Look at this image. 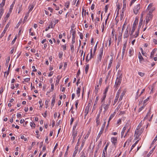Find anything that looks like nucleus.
I'll return each instance as SVG.
<instances>
[{"label": "nucleus", "instance_id": "39448f33", "mask_svg": "<svg viewBox=\"0 0 157 157\" xmlns=\"http://www.w3.org/2000/svg\"><path fill=\"white\" fill-rule=\"evenodd\" d=\"M140 8V5L138 4L133 9L134 12L135 14H137L139 12V10Z\"/></svg>", "mask_w": 157, "mask_h": 157}, {"label": "nucleus", "instance_id": "7ed1b4c3", "mask_svg": "<svg viewBox=\"0 0 157 157\" xmlns=\"http://www.w3.org/2000/svg\"><path fill=\"white\" fill-rule=\"evenodd\" d=\"M151 12H149L146 16V24H147L148 22L153 17L152 14Z\"/></svg>", "mask_w": 157, "mask_h": 157}, {"label": "nucleus", "instance_id": "aec40b11", "mask_svg": "<svg viewBox=\"0 0 157 157\" xmlns=\"http://www.w3.org/2000/svg\"><path fill=\"white\" fill-rule=\"evenodd\" d=\"M155 148V147H154L150 151L149 153L147 155V157H149L150 155L152 153L153 151H154V149Z\"/></svg>", "mask_w": 157, "mask_h": 157}, {"label": "nucleus", "instance_id": "79ce46f5", "mask_svg": "<svg viewBox=\"0 0 157 157\" xmlns=\"http://www.w3.org/2000/svg\"><path fill=\"white\" fill-rule=\"evenodd\" d=\"M112 60L111 59L110 60V62L109 63V66H108V69H109L110 68V67H111V65H112Z\"/></svg>", "mask_w": 157, "mask_h": 157}, {"label": "nucleus", "instance_id": "680f3d73", "mask_svg": "<svg viewBox=\"0 0 157 157\" xmlns=\"http://www.w3.org/2000/svg\"><path fill=\"white\" fill-rule=\"evenodd\" d=\"M78 100H77L75 101V106L76 108L77 107V106H78Z\"/></svg>", "mask_w": 157, "mask_h": 157}, {"label": "nucleus", "instance_id": "412c9836", "mask_svg": "<svg viewBox=\"0 0 157 157\" xmlns=\"http://www.w3.org/2000/svg\"><path fill=\"white\" fill-rule=\"evenodd\" d=\"M150 109L149 111V112L147 113L146 116L145 117L144 119L148 118V117L150 116L151 113H150Z\"/></svg>", "mask_w": 157, "mask_h": 157}, {"label": "nucleus", "instance_id": "13d9d810", "mask_svg": "<svg viewBox=\"0 0 157 157\" xmlns=\"http://www.w3.org/2000/svg\"><path fill=\"white\" fill-rule=\"evenodd\" d=\"M49 101L48 100H46L45 102V105H46V108H47L48 107V103Z\"/></svg>", "mask_w": 157, "mask_h": 157}, {"label": "nucleus", "instance_id": "393cba45", "mask_svg": "<svg viewBox=\"0 0 157 157\" xmlns=\"http://www.w3.org/2000/svg\"><path fill=\"white\" fill-rule=\"evenodd\" d=\"M89 68V64H87L86 65L85 71L86 72V74L88 71V69Z\"/></svg>", "mask_w": 157, "mask_h": 157}, {"label": "nucleus", "instance_id": "e2e57ef3", "mask_svg": "<svg viewBox=\"0 0 157 157\" xmlns=\"http://www.w3.org/2000/svg\"><path fill=\"white\" fill-rule=\"evenodd\" d=\"M144 108V106H142L139 109V112H140Z\"/></svg>", "mask_w": 157, "mask_h": 157}, {"label": "nucleus", "instance_id": "9b49d317", "mask_svg": "<svg viewBox=\"0 0 157 157\" xmlns=\"http://www.w3.org/2000/svg\"><path fill=\"white\" fill-rule=\"evenodd\" d=\"M103 48H101L100 49V53L99 55L98 58L101 59L103 54Z\"/></svg>", "mask_w": 157, "mask_h": 157}, {"label": "nucleus", "instance_id": "052dcab7", "mask_svg": "<svg viewBox=\"0 0 157 157\" xmlns=\"http://www.w3.org/2000/svg\"><path fill=\"white\" fill-rule=\"evenodd\" d=\"M118 100V98H115V99L114 101V103L113 104V105H115V104L116 103L117 101Z\"/></svg>", "mask_w": 157, "mask_h": 157}, {"label": "nucleus", "instance_id": "f03ea898", "mask_svg": "<svg viewBox=\"0 0 157 157\" xmlns=\"http://www.w3.org/2000/svg\"><path fill=\"white\" fill-rule=\"evenodd\" d=\"M122 77V74H121L120 75L117 77L114 86L115 90H117L118 89V87L120 85L121 83Z\"/></svg>", "mask_w": 157, "mask_h": 157}, {"label": "nucleus", "instance_id": "338daca9", "mask_svg": "<svg viewBox=\"0 0 157 157\" xmlns=\"http://www.w3.org/2000/svg\"><path fill=\"white\" fill-rule=\"evenodd\" d=\"M81 157H86V155L84 152H82V155L81 156Z\"/></svg>", "mask_w": 157, "mask_h": 157}, {"label": "nucleus", "instance_id": "5fc2aeb1", "mask_svg": "<svg viewBox=\"0 0 157 157\" xmlns=\"http://www.w3.org/2000/svg\"><path fill=\"white\" fill-rule=\"evenodd\" d=\"M17 37H15L14 39L11 42L12 44H13L14 43Z\"/></svg>", "mask_w": 157, "mask_h": 157}, {"label": "nucleus", "instance_id": "b1692460", "mask_svg": "<svg viewBox=\"0 0 157 157\" xmlns=\"http://www.w3.org/2000/svg\"><path fill=\"white\" fill-rule=\"evenodd\" d=\"M114 115L113 114H112L109 117V121L108 122V124L107 126H108L109 123V121H110V120L111 119H112L114 117Z\"/></svg>", "mask_w": 157, "mask_h": 157}, {"label": "nucleus", "instance_id": "9d476101", "mask_svg": "<svg viewBox=\"0 0 157 157\" xmlns=\"http://www.w3.org/2000/svg\"><path fill=\"white\" fill-rule=\"evenodd\" d=\"M126 46L127 43L126 42L124 44L123 47L122 49V57L124 55L125 51L126 48Z\"/></svg>", "mask_w": 157, "mask_h": 157}, {"label": "nucleus", "instance_id": "ea45409f", "mask_svg": "<svg viewBox=\"0 0 157 157\" xmlns=\"http://www.w3.org/2000/svg\"><path fill=\"white\" fill-rule=\"evenodd\" d=\"M76 31L74 30L72 32V37H75Z\"/></svg>", "mask_w": 157, "mask_h": 157}, {"label": "nucleus", "instance_id": "2f4dec72", "mask_svg": "<svg viewBox=\"0 0 157 157\" xmlns=\"http://www.w3.org/2000/svg\"><path fill=\"white\" fill-rule=\"evenodd\" d=\"M140 50H141V52L142 53V54H143V55L144 56H145V57H146V56L145 55L146 54L145 52H144L143 50V49H142V48H140Z\"/></svg>", "mask_w": 157, "mask_h": 157}, {"label": "nucleus", "instance_id": "a18cd8bd", "mask_svg": "<svg viewBox=\"0 0 157 157\" xmlns=\"http://www.w3.org/2000/svg\"><path fill=\"white\" fill-rule=\"evenodd\" d=\"M112 39L111 37L109 38V46H110L111 43Z\"/></svg>", "mask_w": 157, "mask_h": 157}, {"label": "nucleus", "instance_id": "f3484780", "mask_svg": "<svg viewBox=\"0 0 157 157\" xmlns=\"http://www.w3.org/2000/svg\"><path fill=\"white\" fill-rule=\"evenodd\" d=\"M133 53V51L132 48H131L129 50V56H131Z\"/></svg>", "mask_w": 157, "mask_h": 157}, {"label": "nucleus", "instance_id": "603ef678", "mask_svg": "<svg viewBox=\"0 0 157 157\" xmlns=\"http://www.w3.org/2000/svg\"><path fill=\"white\" fill-rule=\"evenodd\" d=\"M32 68L33 69V71L36 72L37 71V70L36 69H35V67L34 66H33Z\"/></svg>", "mask_w": 157, "mask_h": 157}, {"label": "nucleus", "instance_id": "ddd939ff", "mask_svg": "<svg viewBox=\"0 0 157 157\" xmlns=\"http://www.w3.org/2000/svg\"><path fill=\"white\" fill-rule=\"evenodd\" d=\"M104 126H102L101 128V129L97 137V139H98L100 138L101 134H102L103 131H104Z\"/></svg>", "mask_w": 157, "mask_h": 157}, {"label": "nucleus", "instance_id": "6e6d98bb", "mask_svg": "<svg viewBox=\"0 0 157 157\" xmlns=\"http://www.w3.org/2000/svg\"><path fill=\"white\" fill-rule=\"evenodd\" d=\"M89 107H87V106L86 107V109H85V111H86V112H87L86 114L88 113L89 112Z\"/></svg>", "mask_w": 157, "mask_h": 157}, {"label": "nucleus", "instance_id": "49530a36", "mask_svg": "<svg viewBox=\"0 0 157 157\" xmlns=\"http://www.w3.org/2000/svg\"><path fill=\"white\" fill-rule=\"evenodd\" d=\"M98 42H97L96 45H95V46L94 47V53H95V52L96 51V48H97V44H98Z\"/></svg>", "mask_w": 157, "mask_h": 157}, {"label": "nucleus", "instance_id": "20e7f679", "mask_svg": "<svg viewBox=\"0 0 157 157\" xmlns=\"http://www.w3.org/2000/svg\"><path fill=\"white\" fill-rule=\"evenodd\" d=\"M10 24V22H9L8 23V24L6 25L4 29V31H3V32L2 33L0 36V38H1L4 36V35L6 33V32L8 28L9 27Z\"/></svg>", "mask_w": 157, "mask_h": 157}, {"label": "nucleus", "instance_id": "37998d69", "mask_svg": "<svg viewBox=\"0 0 157 157\" xmlns=\"http://www.w3.org/2000/svg\"><path fill=\"white\" fill-rule=\"evenodd\" d=\"M63 55V53L62 52H60L59 53V57L61 58L62 57Z\"/></svg>", "mask_w": 157, "mask_h": 157}, {"label": "nucleus", "instance_id": "5701e85b", "mask_svg": "<svg viewBox=\"0 0 157 157\" xmlns=\"http://www.w3.org/2000/svg\"><path fill=\"white\" fill-rule=\"evenodd\" d=\"M138 22V20L135 19V20L134 21V22L133 24L132 27H135V26H136V25L137 24Z\"/></svg>", "mask_w": 157, "mask_h": 157}, {"label": "nucleus", "instance_id": "f704fd0d", "mask_svg": "<svg viewBox=\"0 0 157 157\" xmlns=\"http://www.w3.org/2000/svg\"><path fill=\"white\" fill-rule=\"evenodd\" d=\"M126 24H127V23H126V21H125L122 26V30H121L122 33L123 32V30L125 28L124 25H126Z\"/></svg>", "mask_w": 157, "mask_h": 157}, {"label": "nucleus", "instance_id": "f8f14e48", "mask_svg": "<svg viewBox=\"0 0 157 157\" xmlns=\"http://www.w3.org/2000/svg\"><path fill=\"white\" fill-rule=\"evenodd\" d=\"M56 96L55 95H53L52 96V101L51 102V106L52 107L54 105V103L55 102L56 100Z\"/></svg>", "mask_w": 157, "mask_h": 157}, {"label": "nucleus", "instance_id": "4c0bfd02", "mask_svg": "<svg viewBox=\"0 0 157 157\" xmlns=\"http://www.w3.org/2000/svg\"><path fill=\"white\" fill-rule=\"evenodd\" d=\"M34 6L33 5H32L31 6V7H30V8L29 9V13L31 12L33 9V8H34Z\"/></svg>", "mask_w": 157, "mask_h": 157}, {"label": "nucleus", "instance_id": "7c9ffc66", "mask_svg": "<svg viewBox=\"0 0 157 157\" xmlns=\"http://www.w3.org/2000/svg\"><path fill=\"white\" fill-rule=\"evenodd\" d=\"M98 87L99 85H97L95 87V91L96 94H97L98 93V91L99 89Z\"/></svg>", "mask_w": 157, "mask_h": 157}, {"label": "nucleus", "instance_id": "bb28decb", "mask_svg": "<svg viewBox=\"0 0 157 157\" xmlns=\"http://www.w3.org/2000/svg\"><path fill=\"white\" fill-rule=\"evenodd\" d=\"M126 129V127L125 126L123 128V130L122 131L121 133V136H123L124 134V131Z\"/></svg>", "mask_w": 157, "mask_h": 157}, {"label": "nucleus", "instance_id": "774afa93", "mask_svg": "<svg viewBox=\"0 0 157 157\" xmlns=\"http://www.w3.org/2000/svg\"><path fill=\"white\" fill-rule=\"evenodd\" d=\"M48 10H50L51 13H52L53 11V9L52 8H51L50 7H48Z\"/></svg>", "mask_w": 157, "mask_h": 157}, {"label": "nucleus", "instance_id": "bf43d9fd", "mask_svg": "<svg viewBox=\"0 0 157 157\" xmlns=\"http://www.w3.org/2000/svg\"><path fill=\"white\" fill-rule=\"evenodd\" d=\"M152 6V3H150L148 6V7L147 8V9H148V10H149V8H150Z\"/></svg>", "mask_w": 157, "mask_h": 157}, {"label": "nucleus", "instance_id": "e433bc0d", "mask_svg": "<svg viewBox=\"0 0 157 157\" xmlns=\"http://www.w3.org/2000/svg\"><path fill=\"white\" fill-rule=\"evenodd\" d=\"M157 140V134L156 135V136L153 141L152 142L151 144H154V143Z\"/></svg>", "mask_w": 157, "mask_h": 157}, {"label": "nucleus", "instance_id": "a211bd4d", "mask_svg": "<svg viewBox=\"0 0 157 157\" xmlns=\"http://www.w3.org/2000/svg\"><path fill=\"white\" fill-rule=\"evenodd\" d=\"M81 90V88L80 87H78V89L76 91L77 94L78 95V97L80 96V93Z\"/></svg>", "mask_w": 157, "mask_h": 157}, {"label": "nucleus", "instance_id": "c03bdc74", "mask_svg": "<svg viewBox=\"0 0 157 157\" xmlns=\"http://www.w3.org/2000/svg\"><path fill=\"white\" fill-rule=\"evenodd\" d=\"M62 47L63 48V50H65L66 49L67 46L66 44L63 45L62 46Z\"/></svg>", "mask_w": 157, "mask_h": 157}, {"label": "nucleus", "instance_id": "423d86ee", "mask_svg": "<svg viewBox=\"0 0 157 157\" xmlns=\"http://www.w3.org/2000/svg\"><path fill=\"white\" fill-rule=\"evenodd\" d=\"M156 51L157 49H154L152 50L151 53L150 58H154V59H157V57L156 56L154 57L155 54L156 53Z\"/></svg>", "mask_w": 157, "mask_h": 157}, {"label": "nucleus", "instance_id": "1a4fd4ad", "mask_svg": "<svg viewBox=\"0 0 157 157\" xmlns=\"http://www.w3.org/2000/svg\"><path fill=\"white\" fill-rule=\"evenodd\" d=\"M117 138L114 137L111 138V141L113 144L115 145L117 142Z\"/></svg>", "mask_w": 157, "mask_h": 157}, {"label": "nucleus", "instance_id": "473e14b6", "mask_svg": "<svg viewBox=\"0 0 157 157\" xmlns=\"http://www.w3.org/2000/svg\"><path fill=\"white\" fill-rule=\"evenodd\" d=\"M106 94H103V98H102V100H101L102 102H103V101H105V98H106Z\"/></svg>", "mask_w": 157, "mask_h": 157}, {"label": "nucleus", "instance_id": "dca6fc26", "mask_svg": "<svg viewBox=\"0 0 157 157\" xmlns=\"http://www.w3.org/2000/svg\"><path fill=\"white\" fill-rule=\"evenodd\" d=\"M61 76L59 75H58L57 77V80L56 81V85H57L59 83L60 79H61Z\"/></svg>", "mask_w": 157, "mask_h": 157}, {"label": "nucleus", "instance_id": "de8ad7c7", "mask_svg": "<svg viewBox=\"0 0 157 157\" xmlns=\"http://www.w3.org/2000/svg\"><path fill=\"white\" fill-rule=\"evenodd\" d=\"M77 124H75V125H74L73 127V132H74V131H77L75 130V129L76 128Z\"/></svg>", "mask_w": 157, "mask_h": 157}, {"label": "nucleus", "instance_id": "864d4df0", "mask_svg": "<svg viewBox=\"0 0 157 157\" xmlns=\"http://www.w3.org/2000/svg\"><path fill=\"white\" fill-rule=\"evenodd\" d=\"M24 80L25 82H28L30 81V79L29 78H26Z\"/></svg>", "mask_w": 157, "mask_h": 157}, {"label": "nucleus", "instance_id": "c756f323", "mask_svg": "<svg viewBox=\"0 0 157 157\" xmlns=\"http://www.w3.org/2000/svg\"><path fill=\"white\" fill-rule=\"evenodd\" d=\"M69 4L70 2H69L68 1L65 3V6H66L67 8H69Z\"/></svg>", "mask_w": 157, "mask_h": 157}, {"label": "nucleus", "instance_id": "4be33fe9", "mask_svg": "<svg viewBox=\"0 0 157 157\" xmlns=\"http://www.w3.org/2000/svg\"><path fill=\"white\" fill-rule=\"evenodd\" d=\"M124 94H125L124 92H123L121 94V96L120 97V98H119V101H121L122 100L123 97V96H124Z\"/></svg>", "mask_w": 157, "mask_h": 157}, {"label": "nucleus", "instance_id": "4d7b16f0", "mask_svg": "<svg viewBox=\"0 0 157 157\" xmlns=\"http://www.w3.org/2000/svg\"><path fill=\"white\" fill-rule=\"evenodd\" d=\"M123 8H126V2H123Z\"/></svg>", "mask_w": 157, "mask_h": 157}, {"label": "nucleus", "instance_id": "a878e982", "mask_svg": "<svg viewBox=\"0 0 157 157\" xmlns=\"http://www.w3.org/2000/svg\"><path fill=\"white\" fill-rule=\"evenodd\" d=\"M6 0H2V3L0 4V6H2L3 8L5 5Z\"/></svg>", "mask_w": 157, "mask_h": 157}, {"label": "nucleus", "instance_id": "3c124183", "mask_svg": "<svg viewBox=\"0 0 157 157\" xmlns=\"http://www.w3.org/2000/svg\"><path fill=\"white\" fill-rule=\"evenodd\" d=\"M138 57L139 59H144L142 57V56H141V54L139 53V54L138 55Z\"/></svg>", "mask_w": 157, "mask_h": 157}, {"label": "nucleus", "instance_id": "4468645a", "mask_svg": "<svg viewBox=\"0 0 157 157\" xmlns=\"http://www.w3.org/2000/svg\"><path fill=\"white\" fill-rule=\"evenodd\" d=\"M129 36V34H128V29H126L124 32V38H127Z\"/></svg>", "mask_w": 157, "mask_h": 157}, {"label": "nucleus", "instance_id": "f257e3e1", "mask_svg": "<svg viewBox=\"0 0 157 157\" xmlns=\"http://www.w3.org/2000/svg\"><path fill=\"white\" fill-rule=\"evenodd\" d=\"M111 102V99H110L108 101H106V103L104 102H103L101 107L99 108L100 113H101L102 111V108H103L104 109V112L108 110L110 104Z\"/></svg>", "mask_w": 157, "mask_h": 157}, {"label": "nucleus", "instance_id": "6e6552de", "mask_svg": "<svg viewBox=\"0 0 157 157\" xmlns=\"http://www.w3.org/2000/svg\"><path fill=\"white\" fill-rule=\"evenodd\" d=\"M77 131H74L72 132V136H73L72 143H73L75 140L76 137L77 136Z\"/></svg>", "mask_w": 157, "mask_h": 157}, {"label": "nucleus", "instance_id": "6ab92c4d", "mask_svg": "<svg viewBox=\"0 0 157 157\" xmlns=\"http://www.w3.org/2000/svg\"><path fill=\"white\" fill-rule=\"evenodd\" d=\"M142 21H143V20H142V19H141V18L140 19V22H139V26H138V29H139V30L141 28V25H142Z\"/></svg>", "mask_w": 157, "mask_h": 157}, {"label": "nucleus", "instance_id": "69168bd1", "mask_svg": "<svg viewBox=\"0 0 157 157\" xmlns=\"http://www.w3.org/2000/svg\"><path fill=\"white\" fill-rule=\"evenodd\" d=\"M149 99V98L148 97L146 99L144 100V104Z\"/></svg>", "mask_w": 157, "mask_h": 157}, {"label": "nucleus", "instance_id": "c85d7f7f", "mask_svg": "<svg viewBox=\"0 0 157 157\" xmlns=\"http://www.w3.org/2000/svg\"><path fill=\"white\" fill-rule=\"evenodd\" d=\"M108 146V144L107 143L106 146L105 147L104 150H103V152L107 153V149Z\"/></svg>", "mask_w": 157, "mask_h": 157}, {"label": "nucleus", "instance_id": "09e8293b", "mask_svg": "<svg viewBox=\"0 0 157 157\" xmlns=\"http://www.w3.org/2000/svg\"><path fill=\"white\" fill-rule=\"evenodd\" d=\"M138 74L141 77H143L144 75L143 73L140 72H138Z\"/></svg>", "mask_w": 157, "mask_h": 157}, {"label": "nucleus", "instance_id": "8fccbe9b", "mask_svg": "<svg viewBox=\"0 0 157 157\" xmlns=\"http://www.w3.org/2000/svg\"><path fill=\"white\" fill-rule=\"evenodd\" d=\"M105 13H106L108 9V6L107 5H106L105 6Z\"/></svg>", "mask_w": 157, "mask_h": 157}, {"label": "nucleus", "instance_id": "72a5a7b5", "mask_svg": "<svg viewBox=\"0 0 157 157\" xmlns=\"http://www.w3.org/2000/svg\"><path fill=\"white\" fill-rule=\"evenodd\" d=\"M30 125L32 127H33L34 128H35L36 126L35 124L33 122L30 123Z\"/></svg>", "mask_w": 157, "mask_h": 157}, {"label": "nucleus", "instance_id": "a19ab883", "mask_svg": "<svg viewBox=\"0 0 157 157\" xmlns=\"http://www.w3.org/2000/svg\"><path fill=\"white\" fill-rule=\"evenodd\" d=\"M108 88H109V86H108L107 87L105 88V91H104V93H103L104 94H106V93L108 91Z\"/></svg>", "mask_w": 157, "mask_h": 157}, {"label": "nucleus", "instance_id": "0eeeda50", "mask_svg": "<svg viewBox=\"0 0 157 157\" xmlns=\"http://www.w3.org/2000/svg\"><path fill=\"white\" fill-rule=\"evenodd\" d=\"M143 132L142 130H136L135 132V134H136V138H138L139 136Z\"/></svg>", "mask_w": 157, "mask_h": 157}, {"label": "nucleus", "instance_id": "2eb2a0df", "mask_svg": "<svg viewBox=\"0 0 157 157\" xmlns=\"http://www.w3.org/2000/svg\"><path fill=\"white\" fill-rule=\"evenodd\" d=\"M92 49L91 48L90 50V59L94 58V56L95 54V53H94V51H93V53H92Z\"/></svg>", "mask_w": 157, "mask_h": 157}, {"label": "nucleus", "instance_id": "c9c22d12", "mask_svg": "<svg viewBox=\"0 0 157 157\" xmlns=\"http://www.w3.org/2000/svg\"><path fill=\"white\" fill-rule=\"evenodd\" d=\"M135 27H132V30L131 32V34H130V35H132V34L134 32L135 30Z\"/></svg>", "mask_w": 157, "mask_h": 157}, {"label": "nucleus", "instance_id": "0e129e2a", "mask_svg": "<svg viewBox=\"0 0 157 157\" xmlns=\"http://www.w3.org/2000/svg\"><path fill=\"white\" fill-rule=\"evenodd\" d=\"M10 59H7L6 60V66H8V65L9 64V62L10 61Z\"/></svg>", "mask_w": 157, "mask_h": 157}, {"label": "nucleus", "instance_id": "cd10ccee", "mask_svg": "<svg viewBox=\"0 0 157 157\" xmlns=\"http://www.w3.org/2000/svg\"><path fill=\"white\" fill-rule=\"evenodd\" d=\"M3 8L2 6H0V13L2 15L3 13Z\"/></svg>", "mask_w": 157, "mask_h": 157}, {"label": "nucleus", "instance_id": "58836bf2", "mask_svg": "<svg viewBox=\"0 0 157 157\" xmlns=\"http://www.w3.org/2000/svg\"><path fill=\"white\" fill-rule=\"evenodd\" d=\"M10 14L9 13H8L6 15V16L5 17L4 19L6 20L5 21H6V20H7L8 18L10 16Z\"/></svg>", "mask_w": 157, "mask_h": 157}]
</instances>
